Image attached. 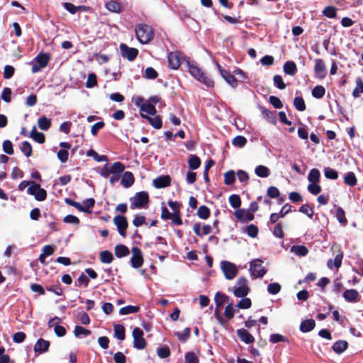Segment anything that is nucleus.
<instances>
[{"label":"nucleus","mask_w":363,"mask_h":363,"mask_svg":"<svg viewBox=\"0 0 363 363\" xmlns=\"http://www.w3.org/2000/svg\"><path fill=\"white\" fill-rule=\"evenodd\" d=\"M189 72L191 75L207 87H213L214 82L196 65L188 64Z\"/></svg>","instance_id":"f257e3e1"},{"label":"nucleus","mask_w":363,"mask_h":363,"mask_svg":"<svg viewBox=\"0 0 363 363\" xmlns=\"http://www.w3.org/2000/svg\"><path fill=\"white\" fill-rule=\"evenodd\" d=\"M131 209L147 208L150 203V196L147 191H142L135 193L134 196L130 198Z\"/></svg>","instance_id":"f03ea898"},{"label":"nucleus","mask_w":363,"mask_h":363,"mask_svg":"<svg viewBox=\"0 0 363 363\" xmlns=\"http://www.w3.org/2000/svg\"><path fill=\"white\" fill-rule=\"evenodd\" d=\"M138 40L143 44L148 43L154 37L152 28L147 24H139L135 27Z\"/></svg>","instance_id":"7ed1b4c3"},{"label":"nucleus","mask_w":363,"mask_h":363,"mask_svg":"<svg viewBox=\"0 0 363 363\" xmlns=\"http://www.w3.org/2000/svg\"><path fill=\"white\" fill-rule=\"evenodd\" d=\"M250 289L248 286V281L245 277H240L238 279L236 284L234 286L233 294L238 298L245 297L248 295Z\"/></svg>","instance_id":"20e7f679"},{"label":"nucleus","mask_w":363,"mask_h":363,"mask_svg":"<svg viewBox=\"0 0 363 363\" xmlns=\"http://www.w3.org/2000/svg\"><path fill=\"white\" fill-rule=\"evenodd\" d=\"M263 261L260 259H255L250 262V272L252 277L255 278L263 277L267 269L262 266Z\"/></svg>","instance_id":"39448f33"},{"label":"nucleus","mask_w":363,"mask_h":363,"mask_svg":"<svg viewBox=\"0 0 363 363\" xmlns=\"http://www.w3.org/2000/svg\"><path fill=\"white\" fill-rule=\"evenodd\" d=\"M28 193L34 196L35 199L38 201H45L47 198V191L40 187L39 184L31 182V185L27 190Z\"/></svg>","instance_id":"423d86ee"},{"label":"nucleus","mask_w":363,"mask_h":363,"mask_svg":"<svg viewBox=\"0 0 363 363\" xmlns=\"http://www.w3.org/2000/svg\"><path fill=\"white\" fill-rule=\"evenodd\" d=\"M133 347L138 350H143L147 345L145 339L143 337L144 333L138 327L133 330Z\"/></svg>","instance_id":"0eeeda50"},{"label":"nucleus","mask_w":363,"mask_h":363,"mask_svg":"<svg viewBox=\"0 0 363 363\" xmlns=\"http://www.w3.org/2000/svg\"><path fill=\"white\" fill-rule=\"evenodd\" d=\"M221 269L225 279L228 280L234 279L238 272L236 266L228 261H223L221 262Z\"/></svg>","instance_id":"6e6552de"},{"label":"nucleus","mask_w":363,"mask_h":363,"mask_svg":"<svg viewBox=\"0 0 363 363\" xmlns=\"http://www.w3.org/2000/svg\"><path fill=\"white\" fill-rule=\"evenodd\" d=\"M132 257L130 262L131 266L135 269H138L143 264L144 259L141 250L138 247H132Z\"/></svg>","instance_id":"1a4fd4ad"},{"label":"nucleus","mask_w":363,"mask_h":363,"mask_svg":"<svg viewBox=\"0 0 363 363\" xmlns=\"http://www.w3.org/2000/svg\"><path fill=\"white\" fill-rule=\"evenodd\" d=\"M113 223L116 225L120 235L125 238L128 226L127 218L124 216L117 215L113 218Z\"/></svg>","instance_id":"9d476101"},{"label":"nucleus","mask_w":363,"mask_h":363,"mask_svg":"<svg viewBox=\"0 0 363 363\" xmlns=\"http://www.w3.org/2000/svg\"><path fill=\"white\" fill-rule=\"evenodd\" d=\"M314 66L315 77L320 80L325 78L327 76V68L325 62L322 59H315Z\"/></svg>","instance_id":"9b49d317"},{"label":"nucleus","mask_w":363,"mask_h":363,"mask_svg":"<svg viewBox=\"0 0 363 363\" xmlns=\"http://www.w3.org/2000/svg\"><path fill=\"white\" fill-rule=\"evenodd\" d=\"M121 55L127 58L129 61H133L138 55V50L134 48H129L127 45L121 43L120 45Z\"/></svg>","instance_id":"f8f14e48"},{"label":"nucleus","mask_w":363,"mask_h":363,"mask_svg":"<svg viewBox=\"0 0 363 363\" xmlns=\"http://www.w3.org/2000/svg\"><path fill=\"white\" fill-rule=\"evenodd\" d=\"M217 67L223 79L232 87H237L238 84L237 79L230 72L224 69L219 64H217Z\"/></svg>","instance_id":"ddd939ff"},{"label":"nucleus","mask_w":363,"mask_h":363,"mask_svg":"<svg viewBox=\"0 0 363 363\" xmlns=\"http://www.w3.org/2000/svg\"><path fill=\"white\" fill-rule=\"evenodd\" d=\"M61 320V318L55 316L48 322V326L49 328H51L53 326V323L56 321V323H55V325L54 328V332L57 337H63L66 335L65 328L58 324Z\"/></svg>","instance_id":"4468645a"},{"label":"nucleus","mask_w":363,"mask_h":363,"mask_svg":"<svg viewBox=\"0 0 363 363\" xmlns=\"http://www.w3.org/2000/svg\"><path fill=\"white\" fill-rule=\"evenodd\" d=\"M156 189L166 188L171 185V177L169 175L159 176L152 182Z\"/></svg>","instance_id":"2eb2a0df"},{"label":"nucleus","mask_w":363,"mask_h":363,"mask_svg":"<svg viewBox=\"0 0 363 363\" xmlns=\"http://www.w3.org/2000/svg\"><path fill=\"white\" fill-rule=\"evenodd\" d=\"M235 218L242 223H247L254 220L255 216L252 213L247 212L244 208H239L234 213Z\"/></svg>","instance_id":"dca6fc26"},{"label":"nucleus","mask_w":363,"mask_h":363,"mask_svg":"<svg viewBox=\"0 0 363 363\" xmlns=\"http://www.w3.org/2000/svg\"><path fill=\"white\" fill-rule=\"evenodd\" d=\"M259 111L262 113L263 118L269 123L276 125L277 124V116L274 112L262 106H259Z\"/></svg>","instance_id":"f3484780"},{"label":"nucleus","mask_w":363,"mask_h":363,"mask_svg":"<svg viewBox=\"0 0 363 363\" xmlns=\"http://www.w3.org/2000/svg\"><path fill=\"white\" fill-rule=\"evenodd\" d=\"M50 345V343L48 340L40 338L35 342L33 350L36 353L43 354L48 350Z\"/></svg>","instance_id":"a211bd4d"},{"label":"nucleus","mask_w":363,"mask_h":363,"mask_svg":"<svg viewBox=\"0 0 363 363\" xmlns=\"http://www.w3.org/2000/svg\"><path fill=\"white\" fill-rule=\"evenodd\" d=\"M237 335L241 341L246 344H251L255 342V337L246 329L240 328L237 330Z\"/></svg>","instance_id":"6ab92c4d"},{"label":"nucleus","mask_w":363,"mask_h":363,"mask_svg":"<svg viewBox=\"0 0 363 363\" xmlns=\"http://www.w3.org/2000/svg\"><path fill=\"white\" fill-rule=\"evenodd\" d=\"M343 298L348 302H357L360 299L359 292L356 289H347L342 294Z\"/></svg>","instance_id":"aec40b11"},{"label":"nucleus","mask_w":363,"mask_h":363,"mask_svg":"<svg viewBox=\"0 0 363 363\" xmlns=\"http://www.w3.org/2000/svg\"><path fill=\"white\" fill-rule=\"evenodd\" d=\"M342 259H343V252L339 249L338 253L335 257L334 260L333 261V259H331L328 260L327 267L330 269H333V267L338 269L342 265Z\"/></svg>","instance_id":"412c9836"},{"label":"nucleus","mask_w":363,"mask_h":363,"mask_svg":"<svg viewBox=\"0 0 363 363\" xmlns=\"http://www.w3.org/2000/svg\"><path fill=\"white\" fill-rule=\"evenodd\" d=\"M135 182V177L133 174L131 172H125L121 181V185L125 188L130 187Z\"/></svg>","instance_id":"4be33fe9"},{"label":"nucleus","mask_w":363,"mask_h":363,"mask_svg":"<svg viewBox=\"0 0 363 363\" xmlns=\"http://www.w3.org/2000/svg\"><path fill=\"white\" fill-rule=\"evenodd\" d=\"M50 55L48 52H40L35 58L34 60L42 68L45 67L50 61Z\"/></svg>","instance_id":"5701e85b"},{"label":"nucleus","mask_w":363,"mask_h":363,"mask_svg":"<svg viewBox=\"0 0 363 363\" xmlns=\"http://www.w3.org/2000/svg\"><path fill=\"white\" fill-rule=\"evenodd\" d=\"M140 116L142 118L147 119L149 121L150 124L155 128L160 129L162 128V121L160 116H157L152 118L149 116L145 115L143 113H140Z\"/></svg>","instance_id":"b1692460"},{"label":"nucleus","mask_w":363,"mask_h":363,"mask_svg":"<svg viewBox=\"0 0 363 363\" xmlns=\"http://www.w3.org/2000/svg\"><path fill=\"white\" fill-rule=\"evenodd\" d=\"M168 66L172 69H177L180 66V60L179 57L174 52L168 55Z\"/></svg>","instance_id":"393cba45"},{"label":"nucleus","mask_w":363,"mask_h":363,"mask_svg":"<svg viewBox=\"0 0 363 363\" xmlns=\"http://www.w3.org/2000/svg\"><path fill=\"white\" fill-rule=\"evenodd\" d=\"M348 347V342L346 340H337L332 346V349L337 354H341Z\"/></svg>","instance_id":"a878e982"},{"label":"nucleus","mask_w":363,"mask_h":363,"mask_svg":"<svg viewBox=\"0 0 363 363\" xmlns=\"http://www.w3.org/2000/svg\"><path fill=\"white\" fill-rule=\"evenodd\" d=\"M315 326V322L313 319H307L301 322L300 330L302 333H308L313 330Z\"/></svg>","instance_id":"bb28decb"},{"label":"nucleus","mask_w":363,"mask_h":363,"mask_svg":"<svg viewBox=\"0 0 363 363\" xmlns=\"http://www.w3.org/2000/svg\"><path fill=\"white\" fill-rule=\"evenodd\" d=\"M284 72L289 75L294 76L297 72V67L294 62L287 61L283 67Z\"/></svg>","instance_id":"cd10ccee"},{"label":"nucleus","mask_w":363,"mask_h":363,"mask_svg":"<svg viewBox=\"0 0 363 363\" xmlns=\"http://www.w3.org/2000/svg\"><path fill=\"white\" fill-rule=\"evenodd\" d=\"M115 255L118 258L128 256L130 254L128 247L124 245H117L114 249Z\"/></svg>","instance_id":"c85d7f7f"},{"label":"nucleus","mask_w":363,"mask_h":363,"mask_svg":"<svg viewBox=\"0 0 363 363\" xmlns=\"http://www.w3.org/2000/svg\"><path fill=\"white\" fill-rule=\"evenodd\" d=\"M30 137L39 144H43L45 142V135L41 132H38L35 126L33 127L30 133Z\"/></svg>","instance_id":"c756f323"},{"label":"nucleus","mask_w":363,"mask_h":363,"mask_svg":"<svg viewBox=\"0 0 363 363\" xmlns=\"http://www.w3.org/2000/svg\"><path fill=\"white\" fill-rule=\"evenodd\" d=\"M344 183L350 186L357 185V179L353 172H348L344 175Z\"/></svg>","instance_id":"7c9ffc66"},{"label":"nucleus","mask_w":363,"mask_h":363,"mask_svg":"<svg viewBox=\"0 0 363 363\" xmlns=\"http://www.w3.org/2000/svg\"><path fill=\"white\" fill-rule=\"evenodd\" d=\"M356 87L352 91V96L354 98L359 97L361 94H363V80L360 77L356 78Z\"/></svg>","instance_id":"2f4dec72"},{"label":"nucleus","mask_w":363,"mask_h":363,"mask_svg":"<svg viewBox=\"0 0 363 363\" xmlns=\"http://www.w3.org/2000/svg\"><path fill=\"white\" fill-rule=\"evenodd\" d=\"M201 160L196 155H190L188 160L189 167L193 170L197 169L201 166Z\"/></svg>","instance_id":"473e14b6"},{"label":"nucleus","mask_w":363,"mask_h":363,"mask_svg":"<svg viewBox=\"0 0 363 363\" xmlns=\"http://www.w3.org/2000/svg\"><path fill=\"white\" fill-rule=\"evenodd\" d=\"M291 252L295 255L304 257L308 253V249L305 245H293L291 247Z\"/></svg>","instance_id":"72a5a7b5"},{"label":"nucleus","mask_w":363,"mask_h":363,"mask_svg":"<svg viewBox=\"0 0 363 363\" xmlns=\"http://www.w3.org/2000/svg\"><path fill=\"white\" fill-rule=\"evenodd\" d=\"M242 231L244 233H246L249 237L255 238L258 235L259 228L257 225H255L254 224H250V225L243 228Z\"/></svg>","instance_id":"f704fd0d"},{"label":"nucleus","mask_w":363,"mask_h":363,"mask_svg":"<svg viewBox=\"0 0 363 363\" xmlns=\"http://www.w3.org/2000/svg\"><path fill=\"white\" fill-rule=\"evenodd\" d=\"M99 259L102 263L110 264L113 260V256L111 252L108 250H104L100 252Z\"/></svg>","instance_id":"c9c22d12"},{"label":"nucleus","mask_w":363,"mask_h":363,"mask_svg":"<svg viewBox=\"0 0 363 363\" xmlns=\"http://www.w3.org/2000/svg\"><path fill=\"white\" fill-rule=\"evenodd\" d=\"M125 169V165L121 162H115L110 167V172L113 174L120 175Z\"/></svg>","instance_id":"e433bc0d"},{"label":"nucleus","mask_w":363,"mask_h":363,"mask_svg":"<svg viewBox=\"0 0 363 363\" xmlns=\"http://www.w3.org/2000/svg\"><path fill=\"white\" fill-rule=\"evenodd\" d=\"M51 121L44 116L38 120V125L43 130H48L51 127Z\"/></svg>","instance_id":"4c0bfd02"},{"label":"nucleus","mask_w":363,"mask_h":363,"mask_svg":"<svg viewBox=\"0 0 363 363\" xmlns=\"http://www.w3.org/2000/svg\"><path fill=\"white\" fill-rule=\"evenodd\" d=\"M335 217H336L337 220H338V222L341 225H347V220L345 216V212L342 207H338L336 209Z\"/></svg>","instance_id":"58836bf2"},{"label":"nucleus","mask_w":363,"mask_h":363,"mask_svg":"<svg viewBox=\"0 0 363 363\" xmlns=\"http://www.w3.org/2000/svg\"><path fill=\"white\" fill-rule=\"evenodd\" d=\"M114 334L116 338H118L120 340H123L125 337V328L123 325L117 324L114 325L113 328Z\"/></svg>","instance_id":"ea45409f"},{"label":"nucleus","mask_w":363,"mask_h":363,"mask_svg":"<svg viewBox=\"0 0 363 363\" xmlns=\"http://www.w3.org/2000/svg\"><path fill=\"white\" fill-rule=\"evenodd\" d=\"M140 311V307L138 306H126L125 307H122L119 310V313L121 315H128L130 313H138Z\"/></svg>","instance_id":"a19ab883"},{"label":"nucleus","mask_w":363,"mask_h":363,"mask_svg":"<svg viewBox=\"0 0 363 363\" xmlns=\"http://www.w3.org/2000/svg\"><path fill=\"white\" fill-rule=\"evenodd\" d=\"M325 89L322 85L315 86L311 91L312 96L315 99H321L325 94Z\"/></svg>","instance_id":"79ce46f5"},{"label":"nucleus","mask_w":363,"mask_h":363,"mask_svg":"<svg viewBox=\"0 0 363 363\" xmlns=\"http://www.w3.org/2000/svg\"><path fill=\"white\" fill-rule=\"evenodd\" d=\"M140 111L141 112H145L147 114L152 115V116L155 115V113L157 112L156 108L155 107V106L152 105V104L147 103V102H145L144 104H142L140 106Z\"/></svg>","instance_id":"37998d69"},{"label":"nucleus","mask_w":363,"mask_h":363,"mask_svg":"<svg viewBox=\"0 0 363 363\" xmlns=\"http://www.w3.org/2000/svg\"><path fill=\"white\" fill-rule=\"evenodd\" d=\"M211 211L210 209L205 205L199 206L197 211V216L203 220H206L210 217Z\"/></svg>","instance_id":"c03bdc74"},{"label":"nucleus","mask_w":363,"mask_h":363,"mask_svg":"<svg viewBox=\"0 0 363 363\" xmlns=\"http://www.w3.org/2000/svg\"><path fill=\"white\" fill-rule=\"evenodd\" d=\"M255 172L258 177L262 178L267 177L270 174L269 168L264 165H258Z\"/></svg>","instance_id":"a18cd8bd"},{"label":"nucleus","mask_w":363,"mask_h":363,"mask_svg":"<svg viewBox=\"0 0 363 363\" xmlns=\"http://www.w3.org/2000/svg\"><path fill=\"white\" fill-rule=\"evenodd\" d=\"M106 8L108 11L115 12V13H120L122 10L121 5L119 3L114 1H108L106 4Z\"/></svg>","instance_id":"49530a36"},{"label":"nucleus","mask_w":363,"mask_h":363,"mask_svg":"<svg viewBox=\"0 0 363 363\" xmlns=\"http://www.w3.org/2000/svg\"><path fill=\"white\" fill-rule=\"evenodd\" d=\"M20 149L26 157H29L30 156H31L33 152V148L29 142L23 141L21 143Z\"/></svg>","instance_id":"de8ad7c7"},{"label":"nucleus","mask_w":363,"mask_h":363,"mask_svg":"<svg viewBox=\"0 0 363 363\" xmlns=\"http://www.w3.org/2000/svg\"><path fill=\"white\" fill-rule=\"evenodd\" d=\"M320 174L318 169L313 168L309 172L308 179L311 183H318L320 180Z\"/></svg>","instance_id":"09e8293b"},{"label":"nucleus","mask_w":363,"mask_h":363,"mask_svg":"<svg viewBox=\"0 0 363 363\" xmlns=\"http://www.w3.org/2000/svg\"><path fill=\"white\" fill-rule=\"evenodd\" d=\"M87 156L92 157L96 162H108L106 155H99L95 150L91 149L86 152Z\"/></svg>","instance_id":"8fccbe9b"},{"label":"nucleus","mask_w":363,"mask_h":363,"mask_svg":"<svg viewBox=\"0 0 363 363\" xmlns=\"http://www.w3.org/2000/svg\"><path fill=\"white\" fill-rule=\"evenodd\" d=\"M294 106L298 111H304L306 109L305 101L301 96H296L294 98Z\"/></svg>","instance_id":"3c124183"},{"label":"nucleus","mask_w":363,"mask_h":363,"mask_svg":"<svg viewBox=\"0 0 363 363\" xmlns=\"http://www.w3.org/2000/svg\"><path fill=\"white\" fill-rule=\"evenodd\" d=\"M64 8L72 14L76 13L77 11H82L84 8V6H76L72 3L65 2L63 4Z\"/></svg>","instance_id":"603ef678"},{"label":"nucleus","mask_w":363,"mask_h":363,"mask_svg":"<svg viewBox=\"0 0 363 363\" xmlns=\"http://www.w3.org/2000/svg\"><path fill=\"white\" fill-rule=\"evenodd\" d=\"M273 235L279 239H283L284 238V233L283 231V224L281 222L277 223L274 229L272 230Z\"/></svg>","instance_id":"864d4df0"},{"label":"nucleus","mask_w":363,"mask_h":363,"mask_svg":"<svg viewBox=\"0 0 363 363\" xmlns=\"http://www.w3.org/2000/svg\"><path fill=\"white\" fill-rule=\"evenodd\" d=\"M323 14L328 18H334L337 16V8L333 6H326L323 11Z\"/></svg>","instance_id":"5fc2aeb1"},{"label":"nucleus","mask_w":363,"mask_h":363,"mask_svg":"<svg viewBox=\"0 0 363 363\" xmlns=\"http://www.w3.org/2000/svg\"><path fill=\"white\" fill-rule=\"evenodd\" d=\"M176 335L180 341L185 342L191 335V329L185 328L182 332H177Z\"/></svg>","instance_id":"6e6d98bb"},{"label":"nucleus","mask_w":363,"mask_h":363,"mask_svg":"<svg viewBox=\"0 0 363 363\" xmlns=\"http://www.w3.org/2000/svg\"><path fill=\"white\" fill-rule=\"evenodd\" d=\"M228 296L220 292H217L215 295V303L216 308H220L223 306V304L227 301Z\"/></svg>","instance_id":"4d7b16f0"},{"label":"nucleus","mask_w":363,"mask_h":363,"mask_svg":"<svg viewBox=\"0 0 363 363\" xmlns=\"http://www.w3.org/2000/svg\"><path fill=\"white\" fill-rule=\"evenodd\" d=\"M252 306V301L251 299L249 298L242 297L241 300L239 301V302L235 306L236 308H240V309H248Z\"/></svg>","instance_id":"13d9d810"},{"label":"nucleus","mask_w":363,"mask_h":363,"mask_svg":"<svg viewBox=\"0 0 363 363\" xmlns=\"http://www.w3.org/2000/svg\"><path fill=\"white\" fill-rule=\"evenodd\" d=\"M247 139L242 135H238L232 140V144L238 147L242 148L247 144Z\"/></svg>","instance_id":"bf43d9fd"},{"label":"nucleus","mask_w":363,"mask_h":363,"mask_svg":"<svg viewBox=\"0 0 363 363\" xmlns=\"http://www.w3.org/2000/svg\"><path fill=\"white\" fill-rule=\"evenodd\" d=\"M235 181V174L234 171L229 170L224 174V183L226 185H231Z\"/></svg>","instance_id":"052dcab7"},{"label":"nucleus","mask_w":363,"mask_h":363,"mask_svg":"<svg viewBox=\"0 0 363 363\" xmlns=\"http://www.w3.org/2000/svg\"><path fill=\"white\" fill-rule=\"evenodd\" d=\"M157 355L162 358H167L170 356L171 352L168 346L165 345L157 349Z\"/></svg>","instance_id":"680f3d73"},{"label":"nucleus","mask_w":363,"mask_h":363,"mask_svg":"<svg viewBox=\"0 0 363 363\" xmlns=\"http://www.w3.org/2000/svg\"><path fill=\"white\" fill-rule=\"evenodd\" d=\"M324 174L327 179H337L338 178V172L330 167H325L324 169Z\"/></svg>","instance_id":"e2e57ef3"},{"label":"nucleus","mask_w":363,"mask_h":363,"mask_svg":"<svg viewBox=\"0 0 363 363\" xmlns=\"http://www.w3.org/2000/svg\"><path fill=\"white\" fill-rule=\"evenodd\" d=\"M229 202L233 208H238L241 206L240 197L237 194H232L230 196Z\"/></svg>","instance_id":"0e129e2a"},{"label":"nucleus","mask_w":363,"mask_h":363,"mask_svg":"<svg viewBox=\"0 0 363 363\" xmlns=\"http://www.w3.org/2000/svg\"><path fill=\"white\" fill-rule=\"evenodd\" d=\"M97 85V77L94 73H90L88 75L86 82V86L87 88H93Z\"/></svg>","instance_id":"69168bd1"},{"label":"nucleus","mask_w":363,"mask_h":363,"mask_svg":"<svg viewBox=\"0 0 363 363\" xmlns=\"http://www.w3.org/2000/svg\"><path fill=\"white\" fill-rule=\"evenodd\" d=\"M11 89L9 87H5L1 94V99L6 103H10L11 101Z\"/></svg>","instance_id":"338daca9"},{"label":"nucleus","mask_w":363,"mask_h":363,"mask_svg":"<svg viewBox=\"0 0 363 363\" xmlns=\"http://www.w3.org/2000/svg\"><path fill=\"white\" fill-rule=\"evenodd\" d=\"M185 363H199V360L197 356L193 352H188L184 355Z\"/></svg>","instance_id":"774afa93"}]
</instances>
